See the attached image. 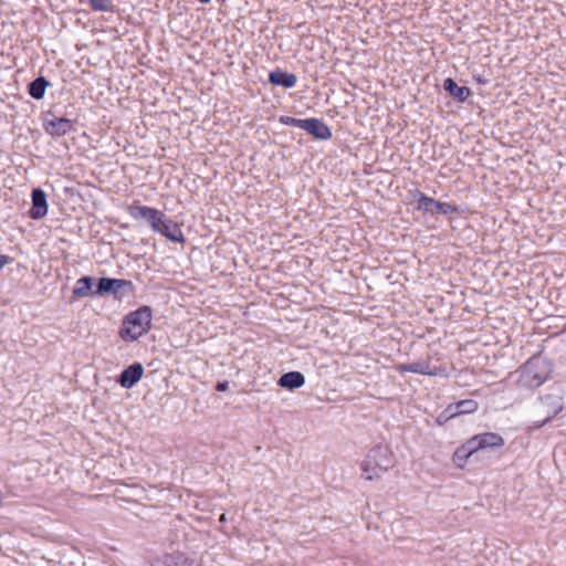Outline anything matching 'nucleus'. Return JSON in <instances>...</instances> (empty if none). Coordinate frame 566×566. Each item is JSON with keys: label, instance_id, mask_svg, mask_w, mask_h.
Returning a JSON list of instances; mask_svg holds the SVG:
<instances>
[{"label": "nucleus", "instance_id": "obj_1", "mask_svg": "<svg viewBox=\"0 0 566 566\" xmlns=\"http://www.w3.org/2000/svg\"><path fill=\"white\" fill-rule=\"evenodd\" d=\"M150 323V307L142 306L125 316L119 336L125 342H134L149 331Z\"/></svg>", "mask_w": 566, "mask_h": 566}, {"label": "nucleus", "instance_id": "obj_2", "mask_svg": "<svg viewBox=\"0 0 566 566\" xmlns=\"http://www.w3.org/2000/svg\"><path fill=\"white\" fill-rule=\"evenodd\" d=\"M392 465L391 452L388 447L377 446L373 448L361 462L363 476L366 480L378 479Z\"/></svg>", "mask_w": 566, "mask_h": 566}, {"label": "nucleus", "instance_id": "obj_3", "mask_svg": "<svg viewBox=\"0 0 566 566\" xmlns=\"http://www.w3.org/2000/svg\"><path fill=\"white\" fill-rule=\"evenodd\" d=\"M549 375V365L542 358L530 359L521 369L518 382L522 387L537 388Z\"/></svg>", "mask_w": 566, "mask_h": 566}, {"label": "nucleus", "instance_id": "obj_4", "mask_svg": "<svg viewBox=\"0 0 566 566\" xmlns=\"http://www.w3.org/2000/svg\"><path fill=\"white\" fill-rule=\"evenodd\" d=\"M542 407L544 408L545 418L536 422L534 428H541L552 419H554L564 408V399L562 394H549L542 398Z\"/></svg>", "mask_w": 566, "mask_h": 566}, {"label": "nucleus", "instance_id": "obj_5", "mask_svg": "<svg viewBox=\"0 0 566 566\" xmlns=\"http://www.w3.org/2000/svg\"><path fill=\"white\" fill-rule=\"evenodd\" d=\"M128 212L136 220L144 219L151 227L153 230L155 228H158V224L164 214L161 211L155 208L140 206L138 203L130 205L128 207Z\"/></svg>", "mask_w": 566, "mask_h": 566}, {"label": "nucleus", "instance_id": "obj_6", "mask_svg": "<svg viewBox=\"0 0 566 566\" xmlns=\"http://www.w3.org/2000/svg\"><path fill=\"white\" fill-rule=\"evenodd\" d=\"M478 409V402L472 399L461 400L457 403L449 405L444 412L438 418V422L442 423V420H448L460 415L472 413Z\"/></svg>", "mask_w": 566, "mask_h": 566}, {"label": "nucleus", "instance_id": "obj_7", "mask_svg": "<svg viewBox=\"0 0 566 566\" xmlns=\"http://www.w3.org/2000/svg\"><path fill=\"white\" fill-rule=\"evenodd\" d=\"M418 208L432 214H448L455 210V208L449 203L437 201L422 193L419 195Z\"/></svg>", "mask_w": 566, "mask_h": 566}, {"label": "nucleus", "instance_id": "obj_8", "mask_svg": "<svg viewBox=\"0 0 566 566\" xmlns=\"http://www.w3.org/2000/svg\"><path fill=\"white\" fill-rule=\"evenodd\" d=\"M154 231L161 233L172 242H184V234L180 226L168 219L165 214H163L158 228H155Z\"/></svg>", "mask_w": 566, "mask_h": 566}, {"label": "nucleus", "instance_id": "obj_9", "mask_svg": "<svg viewBox=\"0 0 566 566\" xmlns=\"http://www.w3.org/2000/svg\"><path fill=\"white\" fill-rule=\"evenodd\" d=\"M469 441L471 442L475 452L486 448L502 447L504 444L503 438L495 432L475 434L474 437L470 438Z\"/></svg>", "mask_w": 566, "mask_h": 566}, {"label": "nucleus", "instance_id": "obj_10", "mask_svg": "<svg viewBox=\"0 0 566 566\" xmlns=\"http://www.w3.org/2000/svg\"><path fill=\"white\" fill-rule=\"evenodd\" d=\"M296 126L307 130L310 134L314 135L321 139H328L332 136L331 129L323 122L310 118L304 120H295Z\"/></svg>", "mask_w": 566, "mask_h": 566}, {"label": "nucleus", "instance_id": "obj_11", "mask_svg": "<svg viewBox=\"0 0 566 566\" xmlns=\"http://www.w3.org/2000/svg\"><path fill=\"white\" fill-rule=\"evenodd\" d=\"M48 213L46 196L42 189H34L32 191V207L30 217L34 220L42 219Z\"/></svg>", "mask_w": 566, "mask_h": 566}, {"label": "nucleus", "instance_id": "obj_12", "mask_svg": "<svg viewBox=\"0 0 566 566\" xmlns=\"http://www.w3.org/2000/svg\"><path fill=\"white\" fill-rule=\"evenodd\" d=\"M144 373L143 366L140 364H134L127 367L120 375L119 384L124 388H132L139 379L142 378Z\"/></svg>", "mask_w": 566, "mask_h": 566}, {"label": "nucleus", "instance_id": "obj_13", "mask_svg": "<svg viewBox=\"0 0 566 566\" xmlns=\"http://www.w3.org/2000/svg\"><path fill=\"white\" fill-rule=\"evenodd\" d=\"M72 128V122L67 118H53L48 120L45 124V129L50 135L61 136L70 132Z\"/></svg>", "mask_w": 566, "mask_h": 566}, {"label": "nucleus", "instance_id": "obj_14", "mask_svg": "<svg viewBox=\"0 0 566 566\" xmlns=\"http://www.w3.org/2000/svg\"><path fill=\"white\" fill-rule=\"evenodd\" d=\"M305 384L303 374L298 371H290L281 376L279 385L290 390L302 387Z\"/></svg>", "mask_w": 566, "mask_h": 566}, {"label": "nucleus", "instance_id": "obj_15", "mask_svg": "<svg viewBox=\"0 0 566 566\" xmlns=\"http://www.w3.org/2000/svg\"><path fill=\"white\" fill-rule=\"evenodd\" d=\"M129 284L130 283L125 280L102 277L98 282V286H97L95 294H103L106 292H117L123 286L129 285Z\"/></svg>", "mask_w": 566, "mask_h": 566}, {"label": "nucleus", "instance_id": "obj_16", "mask_svg": "<svg viewBox=\"0 0 566 566\" xmlns=\"http://www.w3.org/2000/svg\"><path fill=\"white\" fill-rule=\"evenodd\" d=\"M475 453L474 448L471 442L467 440L461 447H459L453 454V463L458 468H463L468 461V459Z\"/></svg>", "mask_w": 566, "mask_h": 566}, {"label": "nucleus", "instance_id": "obj_17", "mask_svg": "<svg viewBox=\"0 0 566 566\" xmlns=\"http://www.w3.org/2000/svg\"><path fill=\"white\" fill-rule=\"evenodd\" d=\"M269 80L272 84L286 88L293 87L296 84V76L294 74L281 71L271 72Z\"/></svg>", "mask_w": 566, "mask_h": 566}, {"label": "nucleus", "instance_id": "obj_18", "mask_svg": "<svg viewBox=\"0 0 566 566\" xmlns=\"http://www.w3.org/2000/svg\"><path fill=\"white\" fill-rule=\"evenodd\" d=\"M443 87L447 92L460 101H464L470 95L468 87L459 86L452 78H447L443 83Z\"/></svg>", "mask_w": 566, "mask_h": 566}, {"label": "nucleus", "instance_id": "obj_19", "mask_svg": "<svg viewBox=\"0 0 566 566\" xmlns=\"http://www.w3.org/2000/svg\"><path fill=\"white\" fill-rule=\"evenodd\" d=\"M398 370L400 373H415V374H421V375H434L436 371L430 369L429 365L426 363H411V364H403L398 366Z\"/></svg>", "mask_w": 566, "mask_h": 566}, {"label": "nucleus", "instance_id": "obj_20", "mask_svg": "<svg viewBox=\"0 0 566 566\" xmlns=\"http://www.w3.org/2000/svg\"><path fill=\"white\" fill-rule=\"evenodd\" d=\"M92 290V279L88 276L81 277L76 281L73 294L78 297L88 296Z\"/></svg>", "mask_w": 566, "mask_h": 566}, {"label": "nucleus", "instance_id": "obj_21", "mask_svg": "<svg viewBox=\"0 0 566 566\" xmlns=\"http://www.w3.org/2000/svg\"><path fill=\"white\" fill-rule=\"evenodd\" d=\"M49 83L44 77H38L30 84L29 93L33 98L41 99Z\"/></svg>", "mask_w": 566, "mask_h": 566}, {"label": "nucleus", "instance_id": "obj_22", "mask_svg": "<svg viewBox=\"0 0 566 566\" xmlns=\"http://www.w3.org/2000/svg\"><path fill=\"white\" fill-rule=\"evenodd\" d=\"M91 6L98 11H108L112 7L109 0H91Z\"/></svg>", "mask_w": 566, "mask_h": 566}, {"label": "nucleus", "instance_id": "obj_23", "mask_svg": "<svg viewBox=\"0 0 566 566\" xmlns=\"http://www.w3.org/2000/svg\"><path fill=\"white\" fill-rule=\"evenodd\" d=\"M228 386H229V385H228V382H227V381L219 382V384L217 385V390H219V391H226V390L228 389Z\"/></svg>", "mask_w": 566, "mask_h": 566}, {"label": "nucleus", "instance_id": "obj_24", "mask_svg": "<svg viewBox=\"0 0 566 566\" xmlns=\"http://www.w3.org/2000/svg\"><path fill=\"white\" fill-rule=\"evenodd\" d=\"M281 120L284 124H294L296 126L295 118L286 117V118H282Z\"/></svg>", "mask_w": 566, "mask_h": 566}, {"label": "nucleus", "instance_id": "obj_25", "mask_svg": "<svg viewBox=\"0 0 566 566\" xmlns=\"http://www.w3.org/2000/svg\"><path fill=\"white\" fill-rule=\"evenodd\" d=\"M7 263V258L4 255H0V269Z\"/></svg>", "mask_w": 566, "mask_h": 566}, {"label": "nucleus", "instance_id": "obj_26", "mask_svg": "<svg viewBox=\"0 0 566 566\" xmlns=\"http://www.w3.org/2000/svg\"><path fill=\"white\" fill-rule=\"evenodd\" d=\"M220 521H221V522H224V521H226V515H224V514H222V515L220 516Z\"/></svg>", "mask_w": 566, "mask_h": 566}, {"label": "nucleus", "instance_id": "obj_27", "mask_svg": "<svg viewBox=\"0 0 566 566\" xmlns=\"http://www.w3.org/2000/svg\"><path fill=\"white\" fill-rule=\"evenodd\" d=\"M201 2H209L210 0H200Z\"/></svg>", "mask_w": 566, "mask_h": 566}]
</instances>
